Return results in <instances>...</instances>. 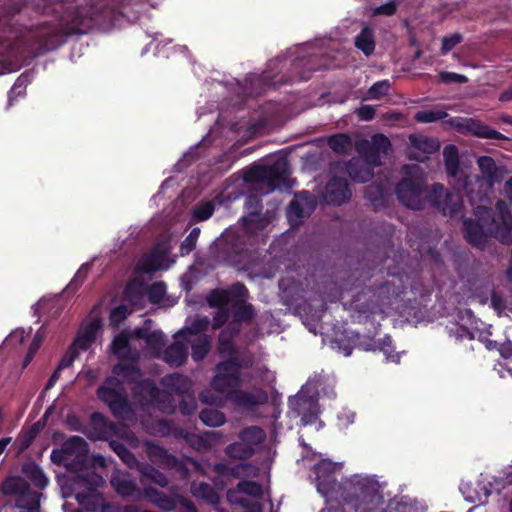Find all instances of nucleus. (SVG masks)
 Returning a JSON list of instances; mask_svg holds the SVG:
<instances>
[{
    "label": "nucleus",
    "mask_w": 512,
    "mask_h": 512,
    "mask_svg": "<svg viewBox=\"0 0 512 512\" xmlns=\"http://www.w3.org/2000/svg\"><path fill=\"white\" fill-rule=\"evenodd\" d=\"M191 492L194 496L206 500L208 503L217 504L219 496L214 488L203 482H194L191 485Z\"/></svg>",
    "instance_id": "nucleus-34"
},
{
    "label": "nucleus",
    "mask_w": 512,
    "mask_h": 512,
    "mask_svg": "<svg viewBox=\"0 0 512 512\" xmlns=\"http://www.w3.org/2000/svg\"><path fill=\"white\" fill-rule=\"evenodd\" d=\"M122 461L127 464L129 467L133 468V467H138L139 468V463L136 459V457L127 450L126 453H124V455L121 457Z\"/></svg>",
    "instance_id": "nucleus-63"
},
{
    "label": "nucleus",
    "mask_w": 512,
    "mask_h": 512,
    "mask_svg": "<svg viewBox=\"0 0 512 512\" xmlns=\"http://www.w3.org/2000/svg\"><path fill=\"white\" fill-rule=\"evenodd\" d=\"M201 421L211 427H219L226 422L225 415L216 409H204L200 413Z\"/></svg>",
    "instance_id": "nucleus-43"
},
{
    "label": "nucleus",
    "mask_w": 512,
    "mask_h": 512,
    "mask_svg": "<svg viewBox=\"0 0 512 512\" xmlns=\"http://www.w3.org/2000/svg\"><path fill=\"white\" fill-rule=\"evenodd\" d=\"M403 173L404 176L395 190L398 200L407 208L422 209L426 200H429L423 170L419 165L412 164L404 166Z\"/></svg>",
    "instance_id": "nucleus-4"
},
{
    "label": "nucleus",
    "mask_w": 512,
    "mask_h": 512,
    "mask_svg": "<svg viewBox=\"0 0 512 512\" xmlns=\"http://www.w3.org/2000/svg\"><path fill=\"white\" fill-rule=\"evenodd\" d=\"M429 201L435 205L444 215L451 217L460 213L462 199L458 192H447L440 184H435L429 193Z\"/></svg>",
    "instance_id": "nucleus-12"
},
{
    "label": "nucleus",
    "mask_w": 512,
    "mask_h": 512,
    "mask_svg": "<svg viewBox=\"0 0 512 512\" xmlns=\"http://www.w3.org/2000/svg\"><path fill=\"white\" fill-rule=\"evenodd\" d=\"M481 175L463 176V189L471 202H482L492 191L497 181L498 168L495 161L489 156H482L477 159Z\"/></svg>",
    "instance_id": "nucleus-5"
},
{
    "label": "nucleus",
    "mask_w": 512,
    "mask_h": 512,
    "mask_svg": "<svg viewBox=\"0 0 512 512\" xmlns=\"http://www.w3.org/2000/svg\"><path fill=\"white\" fill-rule=\"evenodd\" d=\"M166 293V286L163 283H155L149 289V297L153 302H159Z\"/></svg>",
    "instance_id": "nucleus-57"
},
{
    "label": "nucleus",
    "mask_w": 512,
    "mask_h": 512,
    "mask_svg": "<svg viewBox=\"0 0 512 512\" xmlns=\"http://www.w3.org/2000/svg\"><path fill=\"white\" fill-rule=\"evenodd\" d=\"M262 494L261 486L253 481L239 482L235 489L227 492V499L229 502L245 506L247 504L244 495L259 497Z\"/></svg>",
    "instance_id": "nucleus-21"
},
{
    "label": "nucleus",
    "mask_w": 512,
    "mask_h": 512,
    "mask_svg": "<svg viewBox=\"0 0 512 512\" xmlns=\"http://www.w3.org/2000/svg\"><path fill=\"white\" fill-rule=\"evenodd\" d=\"M411 147L409 149V156L416 160H424L426 154L434 153L439 149L437 140L430 139L424 135H411Z\"/></svg>",
    "instance_id": "nucleus-20"
},
{
    "label": "nucleus",
    "mask_w": 512,
    "mask_h": 512,
    "mask_svg": "<svg viewBox=\"0 0 512 512\" xmlns=\"http://www.w3.org/2000/svg\"><path fill=\"white\" fill-rule=\"evenodd\" d=\"M359 498L356 512H385L383 496L376 489L362 491Z\"/></svg>",
    "instance_id": "nucleus-25"
},
{
    "label": "nucleus",
    "mask_w": 512,
    "mask_h": 512,
    "mask_svg": "<svg viewBox=\"0 0 512 512\" xmlns=\"http://www.w3.org/2000/svg\"><path fill=\"white\" fill-rule=\"evenodd\" d=\"M215 433H206L204 435L188 434L186 436L187 442L198 451H207L211 448L212 437Z\"/></svg>",
    "instance_id": "nucleus-42"
},
{
    "label": "nucleus",
    "mask_w": 512,
    "mask_h": 512,
    "mask_svg": "<svg viewBox=\"0 0 512 512\" xmlns=\"http://www.w3.org/2000/svg\"><path fill=\"white\" fill-rule=\"evenodd\" d=\"M98 397L105 402L117 417H122L128 410L126 395L118 379L109 378L97 391Z\"/></svg>",
    "instance_id": "nucleus-11"
},
{
    "label": "nucleus",
    "mask_w": 512,
    "mask_h": 512,
    "mask_svg": "<svg viewBox=\"0 0 512 512\" xmlns=\"http://www.w3.org/2000/svg\"><path fill=\"white\" fill-rule=\"evenodd\" d=\"M31 333V329L25 330L23 328L16 329L7 338L9 344H22L25 338Z\"/></svg>",
    "instance_id": "nucleus-58"
},
{
    "label": "nucleus",
    "mask_w": 512,
    "mask_h": 512,
    "mask_svg": "<svg viewBox=\"0 0 512 512\" xmlns=\"http://www.w3.org/2000/svg\"><path fill=\"white\" fill-rule=\"evenodd\" d=\"M390 149L389 139L382 135H374L370 141L365 140L357 144L360 156L349 161L347 170L352 180L365 183L373 177V170L379 167L383 156Z\"/></svg>",
    "instance_id": "nucleus-2"
},
{
    "label": "nucleus",
    "mask_w": 512,
    "mask_h": 512,
    "mask_svg": "<svg viewBox=\"0 0 512 512\" xmlns=\"http://www.w3.org/2000/svg\"><path fill=\"white\" fill-rule=\"evenodd\" d=\"M443 157L447 173L450 177L457 178L463 187V176L466 174L459 170L458 150L454 145H448L443 150Z\"/></svg>",
    "instance_id": "nucleus-29"
},
{
    "label": "nucleus",
    "mask_w": 512,
    "mask_h": 512,
    "mask_svg": "<svg viewBox=\"0 0 512 512\" xmlns=\"http://www.w3.org/2000/svg\"><path fill=\"white\" fill-rule=\"evenodd\" d=\"M239 439L248 444L256 452L257 447L265 441L266 433L260 427L250 426L244 428L239 433Z\"/></svg>",
    "instance_id": "nucleus-31"
},
{
    "label": "nucleus",
    "mask_w": 512,
    "mask_h": 512,
    "mask_svg": "<svg viewBox=\"0 0 512 512\" xmlns=\"http://www.w3.org/2000/svg\"><path fill=\"white\" fill-rule=\"evenodd\" d=\"M247 289L243 284H235L228 290H215L208 296L209 305H231L234 320L246 321L253 315L250 304L245 302Z\"/></svg>",
    "instance_id": "nucleus-7"
},
{
    "label": "nucleus",
    "mask_w": 512,
    "mask_h": 512,
    "mask_svg": "<svg viewBox=\"0 0 512 512\" xmlns=\"http://www.w3.org/2000/svg\"><path fill=\"white\" fill-rule=\"evenodd\" d=\"M187 344L192 345V357L195 361L202 360L210 349V338L206 335H198L193 338H184Z\"/></svg>",
    "instance_id": "nucleus-32"
},
{
    "label": "nucleus",
    "mask_w": 512,
    "mask_h": 512,
    "mask_svg": "<svg viewBox=\"0 0 512 512\" xmlns=\"http://www.w3.org/2000/svg\"><path fill=\"white\" fill-rule=\"evenodd\" d=\"M88 444L80 436H72L66 440L60 449L51 452V460L54 463L63 464L68 471L78 474H86L84 470L87 461Z\"/></svg>",
    "instance_id": "nucleus-6"
},
{
    "label": "nucleus",
    "mask_w": 512,
    "mask_h": 512,
    "mask_svg": "<svg viewBox=\"0 0 512 512\" xmlns=\"http://www.w3.org/2000/svg\"><path fill=\"white\" fill-rule=\"evenodd\" d=\"M356 114L361 120L369 121L375 116V108L371 105H363L357 109Z\"/></svg>",
    "instance_id": "nucleus-61"
},
{
    "label": "nucleus",
    "mask_w": 512,
    "mask_h": 512,
    "mask_svg": "<svg viewBox=\"0 0 512 512\" xmlns=\"http://www.w3.org/2000/svg\"><path fill=\"white\" fill-rule=\"evenodd\" d=\"M289 169L285 159H278L271 166H254L245 173V180L267 185V191L288 186Z\"/></svg>",
    "instance_id": "nucleus-8"
},
{
    "label": "nucleus",
    "mask_w": 512,
    "mask_h": 512,
    "mask_svg": "<svg viewBox=\"0 0 512 512\" xmlns=\"http://www.w3.org/2000/svg\"><path fill=\"white\" fill-rule=\"evenodd\" d=\"M67 17L70 18V20H66L67 26L65 28V32L67 34L83 33L84 28L86 27V21L91 19V16L86 14L84 15L78 10L72 12Z\"/></svg>",
    "instance_id": "nucleus-36"
},
{
    "label": "nucleus",
    "mask_w": 512,
    "mask_h": 512,
    "mask_svg": "<svg viewBox=\"0 0 512 512\" xmlns=\"http://www.w3.org/2000/svg\"><path fill=\"white\" fill-rule=\"evenodd\" d=\"M396 10V5L394 2H388L383 5L378 6L374 13L382 14V15H392Z\"/></svg>",
    "instance_id": "nucleus-62"
},
{
    "label": "nucleus",
    "mask_w": 512,
    "mask_h": 512,
    "mask_svg": "<svg viewBox=\"0 0 512 512\" xmlns=\"http://www.w3.org/2000/svg\"><path fill=\"white\" fill-rule=\"evenodd\" d=\"M182 396L184 398H183V402L180 406V409L184 414L189 415L195 411V408H196L195 399L192 395H189V393L186 395H182Z\"/></svg>",
    "instance_id": "nucleus-59"
},
{
    "label": "nucleus",
    "mask_w": 512,
    "mask_h": 512,
    "mask_svg": "<svg viewBox=\"0 0 512 512\" xmlns=\"http://www.w3.org/2000/svg\"><path fill=\"white\" fill-rule=\"evenodd\" d=\"M199 234H200L199 228H194L190 232V234L185 238V240L181 244V253L182 254H188L195 248L196 240H197Z\"/></svg>",
    "instance_id": "nucleus-54"
},
{
    "label": "nucleus",
    "mask_w": 512,
    "mask_h": 512,
    "mask_svg": "<svg viewBox=\"0 0 512 512\" xmlns=\"http://www.w3.org/2000/svg\"><path fill=\"white\" fill-rule=\"evenodd\" d=\"M439 79L444 83H466L468 81V78L465 75L453 72H440Z\"/></svg>",
    "instance_id": "nucleus-56"
},
{
    "label": "nucleus",
    "mask_w": 512,
    "mask_h": 512,
    "mask_svg": "<svg viewBox=\"0 0 512 512\" xmlns=\"http://www.w3.org/2000/svg\"><path fill=\"white\" fill-rule=\"evenodd\" d=\"M316 207L315 197L309 192H301L290 203L287 217L292 226H298Z\"/></svg>",
    "instance_id": "nucleus-13"
},
{
    "label": "nucleus",
    "mask_w": 512,
    "mask_h": 512,
    "mask_svg": "<svg viewBox=\"0 0 512 512\" xmlns=\"http://www.w3.org/2000/svg\"><path fill=\"white\" fill-rule=\"evenodd\" d=\"M137 338L144 339L149 349L158 354L164 346V334L161 331L150 332L147 327L138 328L135 330Z\"/></svg>",
    "instance_id": "nucleus-30"
},
{
    "label": "nucleus",
    "mask_w": 512,
    "mask_h": 512,
    "mask_svg": "<svg viewBox=\"0 0 512 512\" xmlns=\"http://www.w3.org/2000/svg\"><path fill=\"white\" fill-rule=\"evenodd\" d=\"M355 46L361 50L366 56L373 54L375 50L374 35L370 28L365 27L355 38Z\"/></svg>",
    "instance_id": "nucleus-33"
},
{
    "label": "nucleus",
    "mask_w": 512,
    "mask_h": 512,
    "mask_svg": "<svg viewBox=\"0 0 512 512\" xmlns=\"http://www.w3.org/2000/svg\"><path fill=\"white\" fill-rule=\"evenodd\" d=\"M2 492L16 497L17 508L26 512H40L41 494L33 491L25 479L19 476L9 477L2 485Z\"/></svg>",
    "instance_id": "nucleus-9"
},
{
    "label": "nucleus",
    "mask_w": 512,
    "mask_h": 512,
    "mask_svg": "<svg viewBox=\"0 0 512 512\" xmlns=\"http://www.w3.org/2000/svg\"><path fill=\"white\" fill-rule=\"evenodd\" d=\"M461 41H462V36L457 33L444 37L442 39V47H441L442 54H447L450 50H452Z\"/></svg>",
    "instance_id": "nucleus-55"
},
{
    "label": "nucleus",
    "mask_w": 512,
    "mask_h": 512,
    "mask_svg": "<svg viewBox=\"0 0 512 512\" xmlns=\"http://www.w3.org/2000/svg\"><path fill=\"white\" fill-rule=\"evenodd\" d=\"M241 384L240 365L235 358L228 359L216 366V375L212 379L211 386L220 394H224L227 400L236 392Z\"/></svg>",
    "instance_id": "nucleus-10"
},
{
    "label": "nucleus",
    "mask_w": 512,
    "mask_h": 512,
    "mask_svg": "<svg viewBox=\"0 0 512 512\" xmlns=\"http://www.w3.org/2000/svg\"><path fill=\"white\" fill-rule=\"evenodd\" d=\"M143 495L156 507L164 511H172L177 507V504H181L188 512H196L192 502L181 496H168L152 487L145 488Z\"/></svg>",
    "instance_id": "nucleus-14"
},
{
    "label": "nucleus",
    "mask_w": 512,
    "mask_h": 512,
    "mask_svg": "<svg viewBox=\"0 0 512 512\" xmlns=\"http://www.w3.org/2000/svg\"><path fill=\"white\" fill-rule=\"evenodd\" d=\"M491 304L494 307V309L497 311H502L505 308V303H504L502 297L496 293L492 294Z\"/></svg>",
    "instance_id": "nucleus-64"
},
{
    "label": "nucleus",
    "mask_w": 512,
    "mask_h": 512,
    "mask_svg": "<svg viewBox=\"0 0 512 512\" xmlns=\"http://www.w3.org/2000/svg\"><path fill=\"white\" fill-rule=\"evenodd\" d=\"M188 346L181 333L175 335V341L163 352V360L173 366H180L187 358Z\"/></svg>",
    "instance_id": "nucleus-22"
},
{
    "label": "nucleus",
    "mask_w": 512,
    "mask_h": 512,
    "mask_svg": "<svg viewBox=\"0 0 512 512\" xmlns=\"http://www.w3.org/2000/svg\"><path fill=\"white\" fill-rule=\"evenodd\" d=\"M102 476L95 472L66 477L61 486L64 497L75 494L78 503L88 512H106L108 505L97 491L102 486Z\"/></svg>",
    "instance_id": "nucleus-3"
},
{
    "label": "nucleus",
    "mask_w": 512,
    "mask_h": 512,
    "mask_svg": "<svg viewBox=\"0 0 512 512\" xmlns=\"http://www.w3.org/2000/svg\"><path fill=\"white\" fill-rule=\"evenodd\" d=\"M477 221L467 219L464 221L465 237L474 246L484 245L487 236H494L503 244L512 243V214L504 201L496 204V213L485 206L475 209Z\"/></svg>",
    "instance_id": "nucleus-1"
},
{
    "label": "nucleus",
    "mask_w": 512,
    "mask_h": 512,
    "mask_svg": "<svg viewBox=\"0 0 512 512\" xmlns=\"http://www.w3.org/2000/svg\"><path fill=\"white\" fill-rule=\"evenodd\" d=\"M113 373L118 376L122 377L123 380L135 382L140 379V372L135 367V365L128 363V364H118L113 368Z\"/></svg>",
    "instance_id": "nucleus-45"
},
{
    "label": "nucleus",
    "mask_w": 512,
    "mask_h": 512,
    "mask_svg": "<svg viewBox=\"0 0 512 512\" xmlns=\"http://www.w3.org/2000/svg\"><path fill=\"white\" fill-rule=\"evenodd\" d=\"M79 351L73 347L72 345L68 348L62 359L60 360L58 364V371H61L65 368L70 367L75 359L78 357Z\"/></svg>",
    "instance_id": "nucleus-53"
},
{
    "label": "nucleus",
    "mask_w": 512,
    "mask_h": 512,
    "mask_svg": "<svg viewBox=\"0 0 512 512\" xmlns=\"http://www.w3.org/2000/svg\"><path fill=\"white\" fill-rule=\"evenodd\" d=\"M447 116V113L442 110H423L415 114V120L421 123H432L442 120Z\"/></svg>",
    "instance_id": "nucleus-47"
},
{
    "label": "nucleus",
    "mask_w": 512,
    "mask_h": 512,
    "mask_svg": "<svg viewBox=\"0 0 512 512\" xmlns=\"http://www.w3.org/2000/svg\"><path fill=\"white\" fill-rule=\"evenodd\" d=\"M146 453L149 459L163 467L181 470L182 463L173 455L168 454L162 447L147 443Z\"/></svg>",
    "instance_id": "nucleus-26"
},
{
    "label": "nucleus",
    "mask_w": 512,
    "mask_h": 512,
    "mask_svg": "<svg viewBox=\"0 0 512 512\" xmlns=\"http://www.w3.org/2000/svg\"><path fill=\"white\" fill-rule=\"evenodd\" d=\"M226 454L234 459L246 460L252 457L255 451L245 442L239 441L229 444L225 449Z\"/></svg>",
    "instance_id": "nucleus-35"
},
{
    "label": "nucleus",
    "mask_w": 512,
    "mask_h": 512,
    "mask_svg": "<svg viewBox=\"0 0 512 512\" xmlns=\"http://www.w3.org/2000/svg\"><path fill=\"white\" fill-rule=\"evenodd\" d=\"M100 328V319L93 318L81 328L76 339L71 345L75 347L79 352L87 350L94 342Z\"/></svg>",
    "instance_id": "nucleus-23"
},
{
    "label": "nucleus",
    "mask_w": 512,
    "mask_h": 512,
    "mask_svg": "<svg viewBox=\"0 0 512 512\" xmlns=\"http://www.w3.org/2000/svg\"><path fill=\"white\" fill-rule=\"evenodd\" d=\"M328 145L334 152L344 154L351 149L352 142L348 135L337 134L329 138Z\"/></svg>",
    "instance_id": "nucleus-44"
},
{
    "label": "nucleus",
    "mask_w": 512,
    "mask_h": 512,
    "mask_svg": "<svg viewBox=\"0 0 512 512\" xmlns=\"http://www.w3.org/2000/svg\"><path fill=\"white\" fill-rule=\"evenodd\" d=\"M93 423L95 425H101L104 427V431L100 438L107 437L110 433L124 438L126 442L131 446H137V439L134 434L127 429L125 426H117L113 423L107 422L101 414L95 413L92 416Z\"/></svg>",
    "instance_id": "nucleus-24"
},
{
    "label": "nucleus",
    "mask_w": 512,
    "mask_h": 512,
    "mask_svg": "<svg viewBox=\"0 0 512 512\" xmlns=\"http://www.w3.org/2000/svg\"><path fill=\"white\" fill-rule=\"evenodd\" d=\"M238 332L237 329L233 331L225 329L219 336V352L222 356H228L230 359L235 358V349L232 344V337Z\"/></svg>",
    "instance_id": "nucleus-39"
},
{
    "label": "nucleus",
    "mask_w": 512,
    "mask_h": 512,
    "mask_svg": "<svg viewBox=\"0 0 512 512\" xmlns=\"http://www.w3.org/2000/svg\"><path fill=\"white\" fill-rule=\"evenodd\" d=\"M338 468V464L331 461L323 460L315 466V473L317 476V489L325 497L336 486L335 480L331 474Z\"/></svg>",
    "instance_id": "nucleus-15"
},
{
    "label": "nucleus",
    "mask_w": 512,
    "mask_h": 512,
    "mask_svg": "<svg viewBox=\"0 0 512 512\" xmlns=\"http://www.w3.org/2000/svg\"><path fill=\"white\" fill-rule=\"evenodd\" d=\"M450 125L460 129L467 130L472 134L488 139H501L502 135L488 126L482 125L481 123L473 119L454 118L450 120Z\"/></svg>",
    "instance_id": "nucleus-18"
},
{
    "label": "nucleus",
    "mask_w": 512,
    "mask_h": 512,
    "mask_svg": "<svg viewBox=\"0 0 512 512\" xmlns=\"http://www.w3.org/2000/svg\"><path fill=\"white\" fill-rule=\"evenodd\" d=\"M140 387L147 391V394H148L147 400L156 399L159 391L153 382L145 380L142 383H140L139 386L137 388H135V390H138V388H140Z\"/></svg>",
    "instance_id": "nucleus-60"
},
{
    "label": "nucleus",
    "mask_w": 512,
    "mask_h": 512,
    "mask_svg": "<svg viewBox=\"0 0 512 512\" xmlns=\"http://www.w3.org/2000/svg\"><path fill=\"white\" fill-rule=\"evenodd\" d=\"M139 471L143 478H145L161 487H166L168 484V480H167L166 476L149 464L139 465Z\"/></svg>",
    "instance_id": "nucleus-40"
},
{
    "label": "nucleus",
    "mask_w": 512,
    "mask_h": 512,
    "mask_svg": "<svg viewBox=\"0 0 512 512\" xmlns=\"http://www.w3.org/2000/svg\"><path fill=\"white\" fill-rule=\"evenodd\" d=\"M199 399L202 403L214 406H223L227 402L224 394H220L216 390L207 389L200 393Z\"/></svg>",
    "instance_id": "nucleus-46"
},
{
    "label": "nucleus",
    "mask_w": 512,
    "mask_h": 512,
    "mask_svg": "<svg viewBox=\"0 0 512 512\" xmlns=\"http://www.w3.org/2000/svg\"><path fill=\"white\" fill-rule=\"evenodd\" d=\"M130 314V310L125 305H120L112 310L110 314V323L111 325L117 327L120 323L127 318Z\"/></svg>",
    "instance_id": "nucleus-52"
},
{
    "label": "nucleus",
    "mask_w": 512,
    "mask_h": 512,
    "mask_svg": "<svg viewBox=\"0 0 512 512\" xmlns=\"http://www.w3.org/2000/svg\"><path fill=\"white\" fill-rule=\"evenodd\" d=\"M209 318L205 316H196L193 318L189 325H187L181 333L184 338H193L195 336H198L200 332L205 331L209 326Z\"/></svg>",
    "instance_id": "nucleus-37"
},
{
    "label": "nucleus",
    "mask_w": 512,
    "mask_h": 512,
    "mask_svg": "<svg viewBox=\"0 0 512 512\" xmlns=\"http://www.w3.org/2000/svg\"><path fill=\"white\" fill-rule=\"evenodd\" d=\"M215 206L212 202H203L193 208V217L197 221L209 219L214 213Z\"/></svg>",
    "instance_id": "nucleus-49"
},
{
    "label": "nucleus",
    "mask_w": 512,
    "mask_h": 512,
    "mask_svg": "<svg viewBox=\"0 0 512 512\" xmlns=\"http://www.w3.org/2000/svg\"><path fill=\"white\" fill-rule=\"evenodd\" d=\"M161 383L169 394L186 395L192 386L190 379L181 374L166 375L162 378Z\"/></svg>",
    "instance_id": "nucleus-28"
},
{
    "label": "nucleus",
    "mask_w": 512,
    "mask_h": 512,
    "mask_svg": "<svg viewBox=\"0 0 512 512\" xmlns=\"http://www.w3.org/2000/svg\"><path fill=\"white\" fill-rule=\"evenodd\" d=\"M23 473L39 488H44L48 484L47 477L36 464H26L23 467Z\"/></svg>",
    "instance_id": "nucleus-41"
},
{
    "label": "nucleus",
    "mask_w": 512,
    "mask_h": 512,
    "mask_svg": "<svg viewBox=\"0 0 512 512\" xmlns=\"http://www.w3.org/2000/svg\"><path fill=\"white\" fill-rule=\"evenodd\" d=\"M290 405L301 415L305 425L312 423L317 417V401L314 398L306 399L303 390L290 399Z\"/></svg>",
    "instance_id": "nucleus-17"
},
{
    "label": "nucleus",
    "mask_w": 512,
    "mask_h": 512,
    "mask_svg": "<svg viewBox=\"0 0 512 512\" xmlns=\"http://www.w3.org/2000/svg\"><path fill=\"white\" fill-rule=\"evenodd\" d=\"M113 353L121 358H134L135 354H132L129 347L128 336L124 333L117 335L112 342Z\"/></svg>",
    "instance_id": "nucleus-38"
},
{
    "label": "nucleus",
    "mask_w": 512,
    "mask_h": 512,
    "mask_svg": "<svg viewBox=\"0 0 512 512\" xmlns=\"http://www.w3.org/2000/svg\"><path fill=\"white\" fill-rule=\"evenodd\" d=\"M350 197L347 181L342 178L331 179L324 191V199L327 203L340 205Z\"/></svg>",
    "instance_id": "nucleus-19"
},
{
    "label": "nucleus",
    "mask_w": 512,
    "mask_h": 512,
    "mask_svg": "<svg viewBox=\"0 0 512 512\" xmlns=\"http://www.w3.org/2000/svg\"><path fill=\"white\" fill-rule=\"evenodd\" d=\"M212 307H217L218 311L216 312L213 319V329L220 328L229 318V311L231 310V305H211Z\"/></svg>",
    "instance_id": "nucleus-51"
},
{
    "label": "nucleus",
    "mask_w": 512,
    "mask_h": 512,
    "mask_svg": "<svg viewBox=\"0 0 512 512\" xmlns=\"http://www.w3.org/2000/svg\"><path fill=\"white\" fill-rule=\"evenodd\" d=\"M27 78L20 76L15 81L8 95V103L12 105V102L19 96H23L26 93Z\"/></svg>",
    "instance_id": "nucleus-50"
},
{
    "label": "nucleus",
    "mask_w": 512,
    "mask_h": 512,
    "mask_svg": "<svg viewBox=\"0 0 512 512\" xmlns=\"http://www.w3.org/2000/svg\"><path fill=\"white\" fill-rule=\"evenodd\" d=\"M110 483L114 490L123 497H130L137 491V484L129 473L116 470L111 476Z\"/></svg>",
    "instance_id": "nucleus-27"
},
{
    "label": "nucleus",
    "mask_w": 512,
    "mask_h": 512,
    "mask_svg": "<svg viewBox=\"0 0 512 512\" xmlns=\"http://www.w3.org/2000/svg\"><path fill=\"white\" fill-rule=\"evenodd\" d=\"M391 87L389 80H381L374 83L367 93L368 99H379L384 95H387Z\"/></svg>",
    "instance_id": "nucleus-48"
},
{
    "label": "nucleus",
    "mask_w": 512,
    "mask_h": 512,
    "mask_svg": "<svg viewBox=\"0 0 512 512\" xmlns=\"http://www.w3.org/2000/svg\"><path fill=\"white\" fill-rule=\"evenodd\" d=\"M268 400L267 393L262 389H253L252 391H244L238 389L231 394V399L236 406L243 409H252L256 406L266 403Z\"/></svg>",
    "instance_id": "nucleus-16"
}]
</instances>
